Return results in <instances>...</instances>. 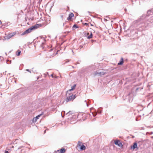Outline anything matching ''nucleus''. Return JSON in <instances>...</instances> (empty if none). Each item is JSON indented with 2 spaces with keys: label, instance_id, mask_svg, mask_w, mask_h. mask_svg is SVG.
<instances>
[{
  "label": "nucleus",
  "instance_id": "obj_1",
  "mask_svg": "<svg viewBox=\"0 0 153 153\" xmlns=\"http://www.w3.org/2000/svg\"><path fill=\"white\" fill-rule=\"evenodd\" d=\"M76 97L75 95H72L67 97L66 99V101L68 102L69 101L73 100Z\"/></svg>",
  "mask_w": 153,
  "mask_h": 153
},
{
  "label": "nucleus",
  "instance_id": "obj_2",
  "mask_svg": "<svg viewBox=\"0 0 153 153\" xmlns=\"http://www.w3.org/2000/svg\"><path fill=\"white\" fill-rule=\"evenodd\" d=\"M99 65L98 63H95L93 65H92L90 67V69L92 70H94L98 68Z\"/></svg>",
  "mask_w": 153,
  "mask_h": 153
},
{
  "label": "nucleus",
  "instance_id": "obj_3",
  "mask_svg": "<svg viewBox=\"0 0 153 153\" xmlns=\"http://www.w3.org/2000/svg\"><path fill=\"white\" fill-rule=\"evenodd\" d=\"M16 33L15 32H14L13 33H11L8 34L7 36L5 37V39H9L10 38H11V37L14 36L16 34Z\"/></svg>",
  "mask_w": 153,
  "mask_h": 153
},
{
  "label": "nucleus",
  "instance_id": "obj_4",
  "mask_svg": "<svg viewBox=\"0 0 153 153\" xmlns=\"http://www.w3.org/2000/svg\"><path fill=\"white\" fill-rule=\"evenodd\" d=\"M40 26H41L39 25V24H36L33 26H31L30 27V28L32 31L33 30H34Z\"/></svg>",
  "mask_w": 153,
  "mask_h": 153
},
{
  "label": "nucleus",
  "instance_id": "obj_5",
  "mask_svg": "<svg viewBox=\"0 0 153 153\" xmlns=\"http://www.w3.org/2000/svg\"><path fill=\"white\" fill-rule=\"evenodd\" d=\"M43 114V113H42L40 114H39V115H37L36 117H34L33 118V121L34 122H36L37 121V119H39V118Z\"/></svg>",
  "mask_w": 153,
  "mask_h": 153
},
{
  "label": "nucleus",
  "instance_id": "obj_6",
  "mask_svg": "<svg viewBox=\"0 0 153 153\" xmlns=\"http://www.w3.org/2000/svg\"><path fill=\"white\" fill-rule=\"evenodd\" d=\"M153 14V9L148 10L147 13V16H149Z\"/></svg>",
  "mask_w": 153,
  "mask_h": 153
},
{
  "label": "nucleus",
  "instance_id": "obj_7",
  "mask_svg": "<svg viewBox=\"0 0 153 153\" xmlns=\"http://www.w3.org/2000/svg\"><path fill=\"white\" fill-rule=\"evenodd\" d=\"M137 144L136 143H134L132 146H131V149L134 150L137 147Z\"/></svg>",
  "mask_w": 153,
  "mask_h": 153
},
{
  "label": "nucleus",
  "instance_id": "obj_8",
  "mask_svg": "<svg viewBox=\"0 0 153 153\" xmlns=\"http://www.w3.org/2000/svg\"><path fill=\"white\" fill-rule=\"evenodd\" d=\"M74 16V14L72 13H71L69 15L67 19L68 20H71L72 18Z\"/></svg>",
  "mask_w": 153,
  "mask_h": 153
},
{
  "label": "nucleus",
  "instance_id": "obj_9",
  "mask_svg": "<svg viewBox=\"0 0 153 153\" xmlns=\"http://www.w3.org/2000/svg\"><path fill=\"white\" fill-rule=\"evenodd\" d=\"M114 143L115 144V145H118L119 146H120L121 145H122V143H120V141H115L114 142Z\"/></svg>",
  "mask_w": 153,
  "mask_h": 153
},
{
  "label": "nucleus",
  "instance_id": "obj_10",
  "mask_svg": "<svg viewBox=\"0 0 153 153\" xmlns=\"http://www.w3.org/2000/svg\"><path fill=\"white\" fill-rule=\"evenodd\" d=\"M76 86V84H74V85H73V86H72V87H71V89H69V90H68L67 91V93H68V92H70L71 91H73V90L74 89H75V87Z\"/></svg>",
  "mask_w": 153,
  "mask_h": 153
},
{
  "label": "nucleus",
  "instance_id": "obj_11",
  "mask_svg": "<svg viewBox=\"0 0 153 153\" xmlns=\"http://www.w3.org/2000/svg\"><path fill=\"white\" fill-rule=\"evenodd\" d=\"M123 63V59L122 57L120 60V61L118 63V65H122Z\"/></svg>",
  "mask_w": 153,
  "mask_h": 153
},
{
  "label": "nucleus",
  "instance_id": "obj_12",
  "mask_svg": "<svg viewBox=\"0 0 153 153\" xmlns=\"http://www.w3.org/2000/svg\"><path fill=\"white\" fill-rule=\"evenodd\" d=\"M106 74V72H105L104 71H102L101 72H99V76H102Z\"/></svg>",
  "mask_w": 153,
  "mask_h": 153
},
{
  "label": "nucleus",
  "instance_id": "obj_13",
  "mask_svg": "<svg viewBox=\"0 0 153 153\" xmlns=\"http://www.w3.org/2000/svg\"><path fill=\"white\" fill-rule=\"evenodd\" d=\"M80 146V150H83L85 149L86 147H85V146L84 145H83Z\"/></svg>",
  "mask_w": 153,
  "mask_h": 153
},
{
  "label": "nucleus",
  "instance_id": "obj_14",
  "mask_svg": "<svg viewBox=\"0 0 153 153\" xmlns=\"http://www.w3.org/2000/svg\"><path fill=\"white\" fill-rule=\"evenodd\" d=\"M60 153H64L65 152V149L64 148H62L60 150Z\"/></svg>",
  "mask_w": 153,
  "mask_h": 153
},
{
  "label": "nucleus",
  "instance_id": "obj_15",
  "mask_svg": "<svg viewBox=\"0 0 153 153\" xmlns=\"http://www.w3.org/2000/svg\"><path fill=\"white\" fill-rule=\"evenodd\" d=\"M21 53V51L20 50H18L16 52V55L17 56H19L20 55Z\"/></svg>",
  "mask_w": 153,
  "mask_h": 153
},
{
  "label": "nucleus",
  "instance_id": "obj_16",
  "mask_svg": "<svg viewBox=\"0 0 153 153\" xmlns=\"http://www.w3.org/2000/svg\"><path fill=\"white\" fill-rule=\"evenodd\" d=\"M93 36V34L91 32L90 34L87 37V38L88 39H90Z\"/></svg>",
  "mask_w": 153,
  "mask_h": 153
},
{
  "label": "nucleus",
  "instance_id": "obj_17",
  "mask_svg": "<svg viewBox=\"0 0 153 153\" xmlns=\"http://www.w3.org/2000/svg\"><path fill=\"white\" fill-rule=\"evenodd\" d=\"M99 72L98 71H95L94 73V75H98Z\"/></svg>",
  "mask_w": 153,
  "mask_h": 153
},
{
  "label": "nucleus",
  "instance_id": "obj_18",
  "mask_svg": "<svg viewBox=\"0 0 153 153\" xmlns=\"http://www.w3.org/2000/svg\"><path fill=\"white\" fill-rule=\"evenodd\" d=\"M26 30L28 33H30L32 31L30 28L28 29L27 30Z\"/></svg>",
  "mask_w": 153,
  "mask_h": 153
},
{
  "label": "nucleus",
  "instance_id": "obj_19",
  "mask_svg": "<svg viewBox=\"0 0 153 153\" xmlns=\"http://www.w3.org/2000/svg\"><path fill=\"white\" fill-rule=\"evenodd\" d=\"M73 114V113L72 111H69L67 114H68V115H69L70 114Z\"/></svg>",
  "mask_w": 153,
  "mask_h": 153
},
{
  "label": "nucleus",
  "instance_id": "obj_20",
  "mask_svg": "<svg viewBox=\"0 0 153 153\" xmlns=\"http://www.w3.org/2000/svg\"><path fill=\"white\" fill-rule=\"evenodd\" d=\"M82 143L81 142H80V141H79L78 142V145L79 146H82Z\"/></svg>",
  "mask_w": 153,
  "mask_h": 153
},
{
  "label": "nucleus",
  "instance_id": "obj_21",
  "mask_svg": "<svg viewBox=\"0 0 153 153\" xmlns=\"http://www.w3.org/2000/svg\"><path fill=\"white\" fill-rule=\"evenodd\" d=\"M28 34V33L27 32V31H26V30L23 33H22V35H25L26 34Z\"/></svg>",
  "mask_w": 153,
  "mask_h": 153
},
{
  "label": "nucleus",
  "instance_id": "obj_22",
  "mask_svg": "<svg viewBox=\"0 0 153 153\" xmlns=\"http://www.w3.org/2000/svg\"><path fill=\"white\" fill-rule=\"evenodd\" d=\"M73 27L74 28H78V27L77 26L76 24H74L73 26Z\"/></svg>",
  "mask_w": 153,
  "mask_h": 153
},
{
  "label": "nucleus",
  "instance_id": "obj_23",
  "mask_svg": "<svg viewBox=\"0 0 153 153\" xmlns=\"http://www.w3.org/2000/svg\"><path fill=\"white\" fill-rule=\"evenodd\" d=\"M97 112L99 113H101V110L99 108L97 110Z\"/></svg>",
  "mask_w": 153,
  "mask_h": 153
},
{
  "label": "nucleus",
  "instance_id": "obj_24",
  "mask_svg": "<svg viewBox=\"0 0 153 153\" xmlns=\"http://www.w3.org/2000/svg\"><path fill=\"white\" fill-rule=\"evenodd\" d=\"M92 114L94 117L96 116L97 114L96 112H94V113H92Z\"/></svg>",
  "mask_w": 153,
  "mask_h": 153
},
{
  "label": "nucleus",
  "instance_id": "obj_25",
  "mask_svg": "<svg viewBox=\"0 0 153 153\" xmlns=\"http://www.w3.org/2000/svg\"><path fill=\"white\" fill-rule=\"evenodd\" d=\"M60 150H58L56 151L55 152V153H60Z\"/></svg>",
  "mask_w": 153,
  "mask_h": 153
},
{
  "label": "nucleus",
  "instance_id": "obj_26",
  "mask_svg": "<svg viewBox=\"0 0 153 153\" xmlns=\"http://www.w3.org/2000/svg\"><path fill=\"white\" fill-rule=\"evenodd\" d=\"M85 102L86 103V104L87 106H88V102H86V100L85 101Z\"/></svg>",
  "mask_w": 153,
  "mask_h": 153
},
{
  "label": "nucleus",
  "instance_id": "obj_27",
  "mask_svg": "<svg viewBox=\"0 0 153 153\" xmlns=\"http://www.w3.org/2000/svg\"><path fill=\"white\" fill-rule=\"evenodd\" d=\"M26 71L31 73V71L29 69H26Z\"/></svg>",
  "mask_w": 153,
  "mask_h": 153
},
{
  "label": "nucleus",
  "instance_id": "obj_28",
  "mask_svg": "<svg viewBox=\"0 0 153 153\" xmlns=\"http://www.w3.org/2000/svg\"><path fill=\"white\" fill-rule=\"evenodd\" d=\"M89 25V24H88V23H85L84 24V25H86V26H87V25Z\"/></svg>",
  "mask_w": 153,
  "mask_h": 153
},
{
  "label": "nucleus",
  "instance_id": "obj_29",
  "mask_svg": "<svg viewBox=\"0 0 153 153\" xmlns=\"http://www.w3.org/2000/svg\"><path fill=\"white\" fill-rule=\"evenodd\" d=\"M9 153L7 151H6L4 152V153Z\"/></svg>",
  "mask_w": 153,
  "mask_h": 153
},
{
  "label": "nucleus",
  "instance_id": "obj_30",
  "mask_svg": "<svg viewBox=\"0 0 153 153\" xmlns=\"http://www.w3.org/2000/svg\"><path fill=\"white\" fill-rule=\"evenodd\" d=\"M96 41L95 40H92L91 41L92 42H94L95 41Z\"/></svg>",
  "mask_w": 153,
  "mask_h": 153
},
{
  "label": "nucleus",
  "instance_id": "obj_31",
  "mask_svg": "<svg viewBox=\"0 0 153 153\" xmlns=\"http://www.w3.org/2000/svg\"><path fill=\"white\" fill-rule=\"evenodd\" d=\"M51 76H52V77H53V74H52L51 75Z\"/></svg>",
  "mask_w": 153,
  "mask_h": 153
},
{
  "label": "nucleus",
  "instance_id": "obj_32",
  "mask_svg": "<svg viewBox=\"0 0 153 153\" xmlns=\"http://www.w3.org/2000/svg\"><path fill=\"white\" fill-rule=\"evenodd\" d=\"M89 33H87V35H89Z\"/></svg>",
  "mask_w": 153,
  "mask_h": 153
},
{
  "label": "nucleus",
  "instance_id": "obj_33",
  "mask_svg": "<svg viewBox=\"0 0 153 153\" xmlns=\"http://www.w3.org/2000/svg\"><path fill=\"white\" fill-rule=\"evenodd\" d=\"M45 132H46V130H45V131H44V133H45Z\"/></svg>",
  "mask_w": 153,
  "mask_h": 153
},
{
  "label": "nucleus",
  "instance_id": "obj_34",
  "mask_svg": "<svg viewBox=\"0 0 153 153\" xmlns=\"http://www.w3.org/2000/svg\"><path fill=\"white\" fill-rule=\"evenodd\" d=\"M44 44V43H43H43H42V45H43Z\"/></svg>",
  "mask_w": 153,
  "mask_h": 153
},
{
  "label": "nucleus",
  "instance_id": "obj_35",
  "mask_svg": "<svg viewBox=\"0 0 153 153\" xmlns=\"http://www.w3.org/2000/svg\"><path fill=\"white\" fill-rule=\"evenodd\" d=\"M47 73L48 74V72H47Z\"/></svg>",
  "mask_w": 153,
  "mask_h": 153
},
{
  "label": "nucleus",
  "instance_id": "obj_36",
  "mask_svg": "<svg viewBox=\"0 0 153 153\" xmlns=\"http://www.w3.org/2000/svg\"><path fill=\"white\" fill-rule=\"evenodd\" d=\"M91 26H93V25L92 24L91 25Z\"/></svg>",
  "mask_w": 153,
  "mask_h": 153
},
{
  "label": "nucleus",
  "instance_id": "obj_37",
  "mask_svg": "<svg viewBox=\"0 0 153 153\" xmlns=\"http://www.w3.org/2000/svg\"><path fill=\"white\" fill-rule=\"evenodd\" d=\"M39 77H37V79H39Z\"/></svg>",
  "mask_w": 153,
  "mask_h": 153
},
{
  "label": "nucleus",
  "instance_id": "obj_38",
  "mask_svg": "<svg viewBox=\"0 0 153 153\" xmlns=\"http://www.w3.org/2000/svg\"><path fill=\"white\" fill-rule=\"evenodd\" d=\"M152 9H153V8Z\"/></svg>",
  "mask_w": 153,
  "mask_h": 153
}]
</instances>
